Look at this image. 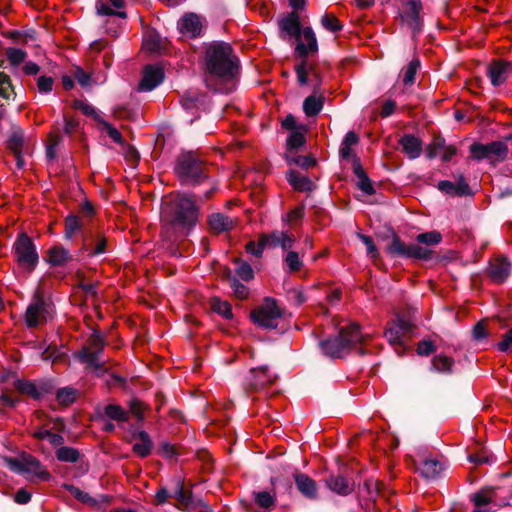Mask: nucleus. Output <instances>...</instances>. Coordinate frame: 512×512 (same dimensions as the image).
I'll return each instance as SVG.
<instances>
[{"label": "nucleus", "mask_w": 512, "mask_h": 512, "mask_svg": "<svg viewBox=\"0 0 512 512\" xmlns=\"http://www.w3.org/2000/svg\"><path fill=\"white\" fill-rule=\"evenodd\" d=\"M198 209L191 196L178 194L166 202L162 210V221L166 229L186 233L197 221Z\"/></svg>", "instance_id": "obj_1"}, {"label": "nucleus", "mask_w": 512, "mask_h": 512, "mask_svg": "<svg viewBox=\"0 0 512 512\" xmlns=\"http://www.w3.org/2000/svg\"><path fill=\"white\" fill-rule=\"evenodd\" d=\"M206 69L209 78L228 80L234 77L237 70L236 58L231 47L226 43H214L206 51Z\"/></svg>", "instance_id": "obj_2"}, {"label": "nucleus", "mask_w": 512, "mask_h": 512, "mask_svg": "<svg viewBox=\"0 0 512 512\" xmlns=\"http://www.w3.org/2000/svg\"><path fill=\"white\" fill-rule=\"evenodd\" d=\"M363 340L360 326L351 324L339 329L338 334L329 336L319 342V348L323 355L335 359L348 354L357 344Z\"/></svg>", "instance_id": "obj_3"}, {"label": "nucleus", "mask_w": 512, "mask_h": 512, "mask_svg": "<svg viewBox=\"0 0 512 512\" xmlns=\"http://www.w3.org/2000/svg\"><path fill=\"white\" fill-rule=\"evenodd\" d=\"M286 315V307L277 299L267 296L250 311L249 318L263 330H275Z\"/></svg>", "instance_id": "obj_4"}, {"label": "nucleus", "mask_w": 512, "mask_h": 512, "mask_svg": "<svg viewBox=\"0 0 512 512\" xmlns=\"http://www.w3.org/2000/svg\"><path fill=\"white\" fill-rule=\"evenodd\" d=\"M416 311L417 309L414 307H407L402 311H396L394 319L388 323V327L385 330L384 336L394 346L396 353L400 356L404 354L406 349L402 336L412 334L416 328L412 321Z\"/></svg>", "instance_id": "obj_5"}, {"label": "nucleus", "mask_w": 512, "mask_h": 512, "mask_svg": "<svg viewBox=\"0 0 512 512\" xmlns=\"http://www.w3.org/2000/svg\"><path fill=\"white\" fill-rule=\"evenodd\" d=\"M54 313V304L49 295H46L43 290H35L31 302L26 308L25 324L27 328H36L52 318Z\"/></svg>", "instance_id": "obj_6"}, {"label": "nucleus", "mask_w": 512, "mask_h": 512, "mask_svg": "<svg viewBox=\"0 0 512 512\" xmlns=\"http://www.w3.org/2000/svg\"><path fill=\"white\" fill-rule=\"evenodd\" d=\"M15 256L18 264L26 269L33 270L38 263V253L32 240L26 235L21 234L14 244Z\"/></svg>", "instance_id": "obj_7"}, {"label": "nucleus", "mask_w": 512, "mask_h": 512, "mask_svg": "<svg viewBox=\"0 0 512 512\" xmlns=\"http://www.w3.org/2000/svg\"><path fill=\"white\" fill-rule=\"evenodd\" d=\"M387 252L390 255H397L418 260H429L432 256L431 249L422 247V245L418 244H405L395 234H393L392 241L387 247Z\"/></svg>", "instance_id": "obj_8"}, {"label": "nucleus", "mask_w": 512, "mask_h": 512, "mask_svg": "<svg viewBox=\"0 0 512 512\" xmlns=\"http://www.w3.org/2000/svg\"><path fill=\"white\" fill-rule=\"evenodd\" d=\"M175 171L178 177L187 183L197 182L203 175L202 165L192 153L179 158Z\"/></svg>", "instance_id": "obj_9"}, {"label": "nucleus", "mask_w": 512, "mask_h": 512, "mask_svg": "<svg viewBox=\"0 0 512 512\" xmlns=\"http://www.w3.org/2000/svg\"><path fill=\"white\" fill-rule=\"evenodd\" d=\"M275 380L276 376L271 375L268 366L264 365L249 370L244 379V387L248 392H259L272 385Z\"/></svg>", "instance_id": "obj_10"}, {"label": "nucleus", "mask_w": 512, "mask_h": 512, "mask_svg": "<svg viewBox=\"0 0 512 512\" xmlns=\"http://www.w3.org/2000/svg\"><path fill=\"white\" fill-rule=\"evenodd\" d=\"M163 78L164 72L161 67L148 65L144 68L138 90L143 92L152 91L163 81Z\"/></svg>", "instance_id": "obj_11"}, {"label": "nucleus", "mask_w": 512, "mask_h": 512, "mask_svg": "<svg viewBox=\"0 0 512 512\" xmlns=\"http://www.w3.org/2000/svg\"><path fill=\"white\" fill-rule=\"evenodd\" d=\"M295 243V237L283 231H274L268 235H263L260 238V245L266 247L280 246L284 250H289Z\"/></svg>", "instance_id": "obj_12"}, {"label": "nucleus", "mask_w": 512, "mask_h": 512, "mask_svg": "<svg viewBox=\"0 0 512 512\" xmlns=\"http://www.w3.org/2000/svg\"><path fill=\"white\" fill-rule=\"evenodd\" d=\"M512 73V64L505 61H493L487 68V74L493 86L502 85Z\"/></svg>", "instance_id": "obj_13"}, {"label": "nucleus", "mask_w": 512, "mask_h": 512, "mask_svg": "<svg viewBox=\"0 0 512 512\" xmlns=\"http://www.w3.org/2000/svg\"><path fill=\"white\" fill-rule=\"evenodd\" d=\"M294 480L297 490L303 497L309 500L318 498V485L310 476L305 473L295 472Z\"/></svg>", "instance_id": "obj_14"}, {"label": "nucleus", "mask_w": 512, "mask_h": 512, "mask_svg": "<svg viewBox=\"0 0 512 512\" xmlns=\"http://www.w3.org/2000/svg\"><path fill=\"white\" fill-rule=\"evenodd\" d=\"M20 457L24 460L25 474H33L40 481H49L51 479L50 472L36 457L26 452H22Z\"/></svg>", "instance_id": "obj_15"}, {"label": "nucleus", "mask_w": 512, "mask_h": 512, "mask_svg": "<svg viewBox=\"0 0 512 512\" xmlns=\"http://www.w3.org/2000/svg\"><path fill=\"white\" fill-rule=\"evenodd\" d=\"M297 40L296 53L301 57L316 52L318 49L316 36L310 27L304 28Z\"/></svg>", "instance_id": "obj_16"}, {"label": "nucleus", "mask_w": 512, "mask_h": 512, "mask_svg": "<svg viewBox=\"0 0 512 512\" xmlns=\"http://www.w3.org/2000/svg\"><path fill=\"white\" fill-rule=\"evenodd\" d=\"M172 496L177 500L178 508L187 511L194 510L195 500L197 498L194 497L191 490L184 487L183 480H177L176 487Z\"/></svg>", "instance_id": "obj_17"}, {"label": "nucleus", "mask_w": 512, "mask_h": 512, "mask_svg": "<svg viewBox=\"0 0 512 512\" xmlns=\"http://www.w3.org/2000/svg\"><path fill=\"white\" fill-rule=\"evenodd\" d=\"M421 8L420 0H407L404 5L402 18L414 32L420 30Z\"/></svg>", "instance_id": "obj_18"}, {"label": "nucleus", "mask_w": 512, "mask_h": 512, "mask_svg": "<svg viewBox=\"0 0 512 512\" xmlns=\"http://www.w3.org/2000/svg\"><path fill=\"white\" fill-rule=\"evenodd\" d=\"M73 260L69 250L62 246H53L46 252L45 261L53 267H64Z\"/></svg>", "instance_id": "obj_19"}, {"label": "nucleus", "mask_w": 512, "mask_h": 512, "mask_svg": "<svg viewBox=\"0 0 512 512\" xmlns=\"http://www.w3.org/2000/svg\"><path fill=\"white\" fill-rule=\"evenodd\" d=\"M131 434L133 438H138L141 441L140 443H135L133 445V452L141 458L148 457L153 448V442L150 435L144 430H135L133 427L131 428Z\"/></svg>", "instance_id": "obj_20"}, {"label": "nucleus", "mask_w": 512, "mask_h": 512, "mask_svg": "<svg viewBox=\"0 0 512 512\" xmlns=\"http://www.w3.org/2000/svg\"><path fill=\"white\" fill-rule=\"evenodd\" d=\"M511 264L505 258H496L491 262L489 268V275L494 284H502L509 276Z\"/></svg>", "instance_id": "obj_21"}, {"label": "nucleus", "mask_w": 512, "mask_h": 512, "mask_svg": "<svg viewBox=\"0 0 512 512\" xmlns=\"http://www.w3.org/2000/svg\"><path fill=\"white\" fill-rule=\"evenodd\" d=\"M180 33L190 38H195L201 34L202 24L196 14H187L179 22Z\"/></svg>", "instance_id": "obj_22"}, {"label": "nucleus", "mask_w": 512, "mask_h": 512, "mask_svg": "<svg viewBox=\"0 0 512 512\" xmlns=\"http://www.w3.org/2000/svg\"><path fill=\"white\" fill-rule=\"evenodd\" d=\"M326 486L329 490L332 492L340 495V496H347L353 492L354 485L351 484L347 478H345L343 475H330L325 480Z\"/></svg>", "instance_id": "obj_23"}, {"label": "nucleus", "mask_w": 512, "mask_h": 512, "mask_svg": "<svg viewBox=\"0 0 512 512\" xmlns=\"http://www.w3.org/2000/svg\"><path fill=\"white\" fill-rule=\"evenodd\" d=\"M279 26L281 29V32L291 37H298L300 36V32L302 31L300 28V20L297 13L292 12L283 19L280 20Z\"/></svg>", "instance_id": "obj_24"}, {"label": "nucleus", "mask_w": 512, "mask_h": 512, "mask_svg": "<svg viewBox=\"0 0 512 512\" xmlns=\"http://www.w3.org/2000/svg\"><path fill=\"white\" fill-rule=\"evenodd\" d=\"M403 152L411 159L418 158L422 151L421 141L413 135H404L400 139Z\"/></svg>", "instance_id": "obj_25"}, {"label": "nucleus", "mask_w": 512, "mask_h": 512, "mask_svg": "<svg viewBox=\"0 0 512 512\" xmlns=\"http://www.w3.org/2000/svg\"><path fill=\"white\" fill-rule=\"evenodd\" d=\"M209 225L214 232L222 233L232 230L236 225V221L221 213H216L210 216Z\"/></svg>", "instance_id": "obj_26"}, {"label": "nucleus", "mask_w": 512, "mask_h": 512, "mask_svg": "<svg viewBox=\"0 0 512 512\" xmlns=\"http://www.w3.org/2000/svg\"><path fill=\"white\" fill-rule=\"evenodd\" d=\"M454 359L446 355H435L431 360L430 370L433 372L450 375L453 373Z\"/></svg>", "instance_id": "obj_27"}, {"label": "nucleus", "mask_w": 512, "mask_h": 512, "mask_svg": "<svg viewBox=\"0 0 512 512\" xmlns=\"http://www.w3.org/2000/svg\"><path fill=\"white\" fill-rule=\"evenodd\" d=\"M353 171L355 176L357 177V187L367 195L374 194V187L370 179L364 172L363 168L361 167L358 159H354Z\"/></svg>", "instance_id": "obj_28"}, {"label": "nucleus", "mask_w": 512, "mask_h": 512, "mask_svg": "<svg viewBox=\"0 0 512 512\" xmlns=\"http://www.w3.org/2000/svg\"><path fill=\"white\" fill-rule=\"evenodd\" d=\"M13 385L21 395L28 396L33 400H40V390L35 382L27 379H17Z\"/></svg>", "instance_id": "obj_29"}, {"label": "nucleus", "mask_w": 512, "mask_h": 512, "mask_svg": "<svg viewBox=\"0 0 512 512\" xmlns=\"http://www.w3.org/2000/svg\"><path fill=\"white\" fill-rule=\"evenodd\" d=\"M496 487H484L471 495V501L475 507H483L493 502L496 494Z\"/></svg>", "instance_id": "obj_30"}, {"label": "nucleus", "mask_w": 512, "mask_h": 512, "mask_svg": "<svg viewBox=\"0 0 512 512\" xmlns=\"http://www.w3.org/2000/svg\"><path fill=\"white\" fill-rule=\"evenodd\" d=\"M443 470V465L436 459H426L418 468L420 474L426 479L436 478Z\"/></svg>", "instance_id": "obj_31"}, {"label": "nucleus", "mask_w": 512, "mask_h": 512, "mask_svg": "<svg viewBox=\"0 0 512 512\" xmlns=\"http://www.w3.org/2000/svg\"><path fill=\"white\" fill-rule=\"evenodd\" d=\"M287 180L294 189L299 191H311L314 186L309 178L293 170L288 173Z\"/></svg>", "instance_id": "obj_32"}, {"label": "nucleus", "mask_w": 512, "mask_h": 512, "mask_svg": "<svg viewBox=\"0 0 512 512\" xmlns=\"http://www.w3.org/2000/svg\"><path fill=\"white\" fill-rule=\"evenodd\" d=\"M210 309L227 320L233 318L231 304L228 301L221 300L217 296L210 299Z\"/></svg>", "instance_id": "obj_33"}, {"label": "nucleus", "mask_w": 512, "mask_h": 512, "mask_svg": "<svg viewBox=\"0 0 512 512\" xmlns=\"http://www.w3.org/2000/svg\"><path fill=\"white\" fill-rule=\"evenodd\" d=\"M23 132L21 130L14 131L13 134L9 138V148L16 156L17 166L22 167L23 161L20 156L21 147L23 145Z\"/></svg>", "instance_id": "obj_34"}, {"label": "nucleus", "mask_w": 512, "mask_h": 512, "mask_svg": "<svg viewBox=\"0 0 512 512\" xmlns=\"http://www.w3.org/2000/svg\"><path fill=\"white\" fill-rule=\"evenodd\" d=\"M323 107V97L311 95L304 100L303 110L304 113L311 117L317 115Z\"/></svg>", "instance_id": "obj_35"}, {"label": "nucleus", "mask_w": 512, "mask_h": 512, "mask_svg": "<svg viewBox=\"0 0 512 512\" xmlns=\"http://www.w3.org/2000/svg\"><path fill=\"white\" fill-rule=\"evenodd\" d=\"M56 458L60 462L76 463L80 459L78 449L68 446H61L56 450Z\"/></svg>", "instance_id": "obj_36"}, {"label": "nucleus", "mask_w": 512, "mask_h": 512, "mask_svg": "<svg viewBox=\"0 0 512 512\" xmlns=\"http://www.w3.org/2000/svg\"><path fill=\"white\" fill-rule=\"evenodd\" d=\"M128 407L130 413L137 419L139 423L144 422V413L145 411L150 410V406L138 398H132L131 400H129Z\"/></svg>", "instance_id": "obj_37"}, {"label": "nucleus", "mask_w": 512, "mask_h": 512, "mask_svg": "<svg viewBox=\"0 0 512 512\" xmlns=\"http://www.w3.org/2000/svg\"><path fill=\"white\" fill-rule=\"evenodd\" d=\"M508 153L507 145L503 142H493L488 144V159L493 161H502Z\"/></svg>", "instance_id": "obj_38"}, {"label": "nucleus", "mask_w": 512, "mask_h": 512, "mask_svg": "<svg viewBox=\"0 0 512 512\" xmlns=\"http://www.w3.org/2000/svg\"><path fill=\"white\" fill-rule=\"evenodd\" d=\"M253 495L255 503L265 511H270L275 506V494H271L267 491H259L254 492Z\"/></svg>", "instance_id": "obj_39"}, {"label": "nucleus", "mask_w": 512, "mask_h": 512, "mask_svg": "<svg viewBox=\"0 0 512 512\" xmlns=\"http://www.w3.org/2000/svg\"><path fill=\"white\" fill-rule=\"evenodd\" d=\"M104 414L111 420L117 422H126L129 419L128 412L125 411L120 405L108 404L104 407Z\"/></svg>", "instance_id": "obj_40"}, {"label": "nucleus", "mask_w": 512, "mask_h": 512, "mask_svg": "<svg viewBox=\"0 0 512 512\" xmlns=\"http://www.w3.org/2000/svg\"><path fill=\"white\" fill-rule=\"evenodd\" d=\"M100 357L99 352L90 351L88 347H83L78 353L79 361L91 368H100Z\"/></svg>", "instance_id": "obj_41"}, {"label": "nucleus", "mask_w": 512, "mask_h": 512, "mask_svg": "<svg viewBox=\"0 0 512 512\" xmlns=\"http://www.w3.org/2000/svg\"><path fill=\"white\" fill-rule=\"evenodd\" d=\"M143 48L151 53L160 52L162 44L158 33L155 31H148L143 39Z\"/></svg>", "instance_id": "obj_42"}, {"label": "nucleus", "mask_w": 512, "mask_h": 512, "mask_svg": "<svg viewBox=\"0 0 512 512\" xmlns=\"http://www.w3.org/2000/svg\"><path fill=\"white\" fill-rule=\"evenodd\" d=\"M442 240V236L437 231H430L426 233H421L416 236V241L418 245L424 244V247L430 249L431 246L438 245Z\"/></svg>", "instance_id": "obj_43"}, {"label": "nucleus", "mask_w": 512, "mask_h": 512, "mask_svg": "<svg viewBox=\"0 0 512 512\" xmlns=\"http://www.w3.org/2000/svg\"><path fill=\"white\" fill-rule=\"evenodd\" d=\"M77 391L72 387H63L57 390L56 399L63 406L71 405L76 399Z\"/></svg>", "instance_id": "obj_44"}, {"label": "nucleus", "mask_w": 512, "mask_h": 512, "mask_svg": "<svg viewBox=\"0 0 512 512\" xmlns=\"http://www.w3.org/2000/svg\"><path fill=\"white\" fill-rule=\"evenodd\" d=\"M82 223L78 216L71 215L65 221V237L71 239L81 228Z\"/></svg>", "instance_id": "obj_45"}, {"label": "nucleus", "mask_w": 512, "mask_h": 512, "mask_svg": "<svg viewBox=\"0 0 512 512\" xmlns=\"http://www.w3.org/2000/svg\"><path fill=\"white\" fill-rule=\"evenodd\" d=\"M95 246H92L89 240H85L86 250L89 251L91 256L102 254L106 251V239L98 236L95 240Z\"/></svg>", "instance_id": "obj_46"}, {"label": "nucleus", "mask_w": 512, "mask_h": 512, "mask_svg": "<svg viewBox=\"0 0 512 512\" xmlns=\"http://www.w3.org/2000/svg\"><path fill=\"white\" fill-rule=\"evenodd\" d=\"M284 262L290 272L300 270L303 265L300 255L295 251H289L285 256Z\"/></svg>", "instance_id": "obj_47"}, {"label": "nucleus", "mask_w": 512, "mask_h": 512, "mask_svg": "<svg viewBox=\"0 0 512 512\" xmlns=\"http://www.w3.org/2000/svg\"><path fill=\"white\" fill-rule=\"evenodd\" d=\"M3 461L12 472L18 474H25V464L24 460H22L21 457L20 459H18L10 456H5L3 457Z\"/></svg>", "instance_id": "obj_48"}, {"label": "nucleus", "mask_w": 512, "mask_h": 512, "mask_svg": "<svg viewBox=\"0 0 512 512\" xmlns=\"http://www.w3.org/2000/svg\"><path fill=\"white\" fill-rule=\"evenodd\" d=\"M322 26L331 32H337L342 29L340 21L332 14H325L321 18Z\"/></svg>", "instance_id": "obj_49"}, {"label": "nucleus", "mask_w": 512, "mask_h": 512, "mask_svg": "<svg viewBox=\"0 0 512 512\" xmlns=\"http://www.w3.org/2000/svg\"><path fill=\"white\" fill-rule=\"evenodd\" d=\"M420 66V63L418 60H412L407 68L405 69L404 76H403V83L405 85H412L415 82V75Z\"/></svg>", "instance_id": "obj_50"}, {"label": "nucleus", "mask_w": 512, "mask_h": 512, "mask_svg": "<svg viewBox=\"0 0 512 512\" xmlns=\"http://www.w3.org/2000/svg\"><path fill=\"white\" fill-rule=\"evenodd\" d=\"M472 338L476 342L485 340L488 336L485 320L478 321L472 328Z\"/></svg>", "instance_id": "obj_51"}, {"label": "nucleus", "mask_w": 512, "mask_h": 512, "mask_svg": "<svg viewBox=\"0 0 512 512\" xmlns=\"http://www.w3.org/2000/svg\"><path fill=\"white\" fill-rule=\"evenodd\" d=\"M236 274L244 281H249L253 278L254 272L252 267L246 262H236Z\"/></svg>", "instance_id": "obj_52"}, {"label": "nucleus", "mask_w": 512, "mask_h": 512, "mask_svg": "<svg viewBox=\"0 0 512 512\" xmlns=\"http://www.w3.org/2000/svg\"><path fill=\"white\" fill-rule=\"evenodd\" d=\"M65 487L70 492V494L81 503L89 504L94 502L92 497L88 493L82 491L80 488L74 485H66Z\"/></svg>", "instance_id": "obj_53"}, {"label": "nucleus", "mask_w": 512, "mask_h": 512, "mask_svg": "<svg viewBox=\"0 0 512 512\" xmlns=\"http://www.w3.org/2000/svg\"><path fill=\"white\" fill-rule=\"evenodd\" d=\"M89 345L94 349L93 352L103 353L105 340L99 331L95 330L89 337Z\"/></svg>", "instance_id": "obj_54"}, {"label": "nucleus", "mask_w": 512, "mask_h": 512, "mask_svg": "<svg viewBox=\"0 0 512 512\" xmlns=\"http://www.w3.org/2000/svg\"><path fill=\"white\" fill-rule=\"evenodd\" d=\"M6 56L12 65H19L26 57V53L18 48H9L6 51Z\"/></svg>", "instance_id": "obj_55"}, {"label": "nucleus", "mask_w": 512, "mask_h": 512, "mask_svg": "<svg viewBox=\"0 0 512 512\" xmlns=\"http://www.w3.org/2000/svg\"><path fill=\"white\" fill-rule=\"evenodd\" d=\"M447 147V145L445 144V141L444 139L442 138H436L434 139V141L431 143V145L429 146L428 150H427V156L429 158H434L438 155L441 154V152Z\"/></svg>", "instance_id": "obj_56"}, {"label": "nucleus", "mask_w": 512, "mask_h": 512, "mask_svg": "<svg viewBox=\"0 0 512 512\" xmlns=\"http://www.w3.org/2000/svg\"><path fill=\"white\" fill-rule=\"evenodd\" d=\"M470 152L473 158L477 160L488 159V144L484 145L475 143L471 145Z\"/></svg>", "instance_id": "obj_57"}, {"label": "nucleus", "mask_w": 512, "mask_h": 512, "mask_svg": "<svg viewBox=\"0 0 512 512\" xmlns=\"http://www.w3.org/2000/svg\"><path fill=\"white\" fill-rule=\"evenodd\" d=\"M436 351V346L431 340H421L417 346V354L420 356H429Z\"/></svg>", "instance_id": "obj_58"}, {"label": "nucleus", "mask_w": 512, "mask_h": 512, "mask_svg": "<svg viewBox=\"0 0 512 512\" xmlns=\"http://www.w3.org/2000/svg\"><path fill=\"white\" fill-rule=\"evenodd\" d=\"M11 93L12 87L9 77L5 73L0 72V96L7 99Z\"/></svg>", "instance_id": "obj_59"}, {"label": "nucleus", "mask_w": 512, "mask_h": 512, "mask_svg": "<svg viewBox=\"0 0 512 512\" xmlns=\"http://www.w3.org/2000/svg\"><path fill=\"white\" fill-rule=\"evenodd\" d=\"M305 143V138L303 133L299 131H293L288 139H287V145L290 149H296L301 147Z\"/></svg>", "instance_id": "obj_60"}, {"label": "nucleus", "mask_w": 512, "mask_h": 512, "mask_svg": "<svg viewBox=\"0 0 512 512\" xmlns=\"http://www.w3.org/2000/svg\"><path fill=\"white\" fill-rule=\"evenodd\" d=\"M96 10L99 15H104V16L116 15L121 18L126 17V13L124 11H114L106 3H103V2H100L96 5Z\"/></svg>", "instance_id": "obj_61"}, {"label": "nucleus", "mask_w": 512, "mask_h": 512, "mask_svg": "<svg viewBox=\"0 0 512 512\" xmlns=\"http://www.w3.org/2000/svg\"><path fill=\"white\" fill-rule=\"evenodd\" d=\"M53 83V78L41 76L37 80V88L40 93H49L52 91Z\"/></svg>", "instance_id": "obj_62"}, {"label": "nucleus", "mask_w": 512, "mask_h": 512, "mask_svg": "<svg viewBox=\"0 0 512 512\" xmlns=\"http://www.w3.org/2000/svg\"><path fill=\"white\" fill-rule=\"evenodd\" d=\"M295 70H296L298 82L301 85H306L308 82V78H307L308 70H307L306 60L305 59L302 60V62L296 66Z\"/></svg>", "instance_id": "obj_63"}, {"label": "nucleus", "mask_w": 512, "mask_h": 512, "mask_svg": "<svg viewBox=\"0 0 512 512\" xmlns=\"http://www.w3.org/2000/svg\"><path fill=\"white\" fill-rule=\"evenodd\" d=\"M502 341L498 343V350L501 352H507L512 347V328L509 329L503 336Z\"/></svg>", "instance_id": "obj_64"}]
</instances>
